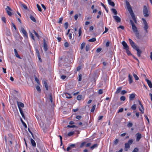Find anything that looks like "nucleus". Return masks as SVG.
<instances>
[{
  "mask_svg": "<svg viewBox=\"0 0 152 152\" xmlns=\"http://www.w3.org/2000/svg\"><path fill=\"white\" fill-rule=\"evenodd\" d=\"M129 41L132 48L137 51V56L139 57H140L142 51L139 49V47L137 46L136 44L130 39H129Z\"/></svg>",
  "mask_w": 152,
  "mask_h": 152,
  "instance_id": "obj_2",
  "label": "nucleus"
},
{
  "mask_svg": "<svg viewBox=\"0 0 152 152\" xmlns=\"http://www.w3.org/2000/svg\"><path fill=\"white\" fill-rule=\"evenodd\" d=\"M138 151L139 149L137 148H136L134 149L132 152H138Z\"/></svg>",
  "mask_w": 152,
  "mask_h": 152,
  "instance_id": "obj_53",
  "label": "nucleus"
},
{
  "mask_svg": "<svg viewBox=\"0 0 152 152\" xmlns=\"http://www.w3.org/2000/svg\"><path fill=\"white\" fill-rule=\"evenodd\" d=\"M37 7L39 11H42V9L40 6L38 4H37Z\"/></svg>",
  "mask_w": 152,
  "mask_h": 152,
  "instance_id": "obj_41",
  "label": "nucleus"
},
{
  "mask_svg": "<svg viewBox=\"0 0 152 152\" xmlns=\"http://www.w3.org/2000/svg\"><path fill=\"white\" fill-rule=\"evenodd\" d=\"M82 33L81 29L80 28L79 30V36H80Z\"/></svg>",
  "mask_w": 152,
  "mask_h": 152,
  "instance_id": "obj_60",
  "label": "nucleus"
},
{
  "mask_svg": "<svg viewBox=\"0 0 152 152\" xmlns=\"http://www.w3.org/2000/svg\"><path fill=\"white\" fill-rule=\"evenodd\" d=\"M109 4L110 5H111V6L113 7H114L115 6V3L113 1H111L110 3H109Z\"/></svg>",
  "mask_w": 152,
  "mask_h": 152,
  "instance_id": "obj_47",
  "label": "nucleus"
},
{
  "mask_svg": "<svg viewBox=\"0 0 152 152\" xmlns=\"http://www.w3.org/2000/svg\"><path fill=\"white\" fill-rule=\"evenodd\" d=\"M86 43L85 42H83L81 45L80 48L81 50H82L85 47Z\"/></svg>",
  "mask_w": 152,
  "mask_h": 152,
  "instance_id": "obj_35",
  "label": "nucleus"
},
{
  "mask_svg": "<svg viewBox=\"0 0 152 152\" xmlns=\"http://www.w3.org/2000/svg\"><path fill=\"white\" fill-rule=\"evenodd\" d=\"M122 87H118L117 89V91L115 92V93L118 94L119 93L120 91H121V89H122Z\"/></svg>",
  "mask_w": 152,
  "mask_h": 152,
  "instance_id": "obj_25",
  "label": "nucleus"
},
{
  "mask_svg": "<svg viewBox=\"0 0 152 152\" xmlns=\"http://www.w3.org/2000/svg\"><path fill=\"white\" fill-rule=\"evenodd\" d=\"M17 103L18 107V108H21L20 107H24V104L21 102L17 101Z\"/></svg>",
  "mask_w": 152,
  "mask_h": 152,
  "instance_id": "obj_12",
  "label": "nucleus"
},
{
  "mask_svg": "<svg viewBox=\"0 0 152 152\" xmlns=\"http://www.w3.org/2000/svg\"><path fill=\"white\" fill-rule=\"evenodd\" d=\"M89 48H90V46L88 45H87L86 46V51H87V52L89 50Z\"/></svg>",
  "mask_w": 152,
  "mask_h": 152,
  "instance_id": "obj_39",
  "label": "nucleus"
},
{
  "mask_svg": "<svg viewBox=\"0 0 152 152\" xmlns=\"http://www.w3.org/2000/svg\"><path fill=\"white\" fill-rule=\"evenodd\" d=\"M129 41L132 48L137 51V56L139 57H140L142 51L139 49V47L137 46L136 44L130 39H129Z\"/></svg>",
  "mask_w": 152,
  "mask_h": 152,
  "instance_id": "obj_1",
  "label": "nucleus"
},
{
  "mask_svg": "<svg viewBox=\"0 0 152 152\" xmlns=\"http://www.w3.org/2000/svg\"><path fill=\"white\" fill-rule=\"evenodd\" d=\"M127 93V91L125 90H123L121 91V94L124 95Z\"/></svg>",
  "mask_w": 152,
  "mask_h": 152,
  "instance_id": "obj_57",
  "label": "nucleus"
},
{
  "mask_svg": "<svg viewBox=\"0 0 152 152\" xmlns=\"http://www.w3.org/2000/svg\"><path fill=\"white\" fill-rule=\"evenodd\" d=\"M67 127L69 128H75V127H76L77 128H78V127H77L75 125H72V126L68 125L67 126Z\"/></svg>",
  "mask_w": 152,
  "mask_h": 152,
  "instance_id": "obj_49",
  "label": "nucleus"
},
{
  "mask_svg": "<svg viewBox=\"0 0 152 152\" xmlns=\"http://www.w3.org/2000/svg\"><path fill=\"white\" fill-rule=\"evenodd\" d=\"M35 51L36 52V53L37 54V56H39V55H40L39 51L38 50L37 48H36L35 49Z\"/></svg>",
  "mask_w": 152,
  "mask_h": 152,
  "instance_id": "obj_46",
  "label": "nucleus"
},
{
  "mask_svg": "<svg viewBox=\"0 0 152 152\" xmlns=\"http://www.w3.org/2000/svg\"><path fill=\"white\" fill-rule=\"evenodd\" d=\"M30 18L34 22H36V21L35 18L31 15H30Z\"/></svg>",
  "mask_w": 152,
  "mask_h": 152,
  "instance_id": "obj_23",
  "label": "nucleus"
},
{
  "mask_svg": "<svg viewBox=\"0 0 152 152\" xmlns=\"http://www.w3.org/2000/svg\"><path fill=\"white\" fill-rule=\"evenodd\" d=\"M122 44L123 46L124 49H125L126 50L128 49H129V46L124 41H123Z\"/></svg>",
  "mask_w": 152,
  "mask_h": 152,
  "instance_id": "obj_8",
  "label": "nucleus"
},
{
  "mask_svg": "<svg viewBox=\"0 0 152 152\" xmlns=\"http://www.w3.org/2000/svg\"><path fill=\"white\" fill-rule=\"evenodd\" d=\"M105 30L103 32V34H104L106 33L107 32L108 30V28H106V27H105Z\"/></svg>",
  "mask_w": 152,
  "mask_h": 152,
  "instance_id": "obj_62",
  "label": "nucleus"
},
{
  "mask_svg": "<svg viewBox=\"0 0 152 152\" xmlns=\"http://www.w3.org/2000/svg\"><path fill=\"white\" fill-rule=\"evenodd\" d=\"M118 142V139H116L114 141V144L116 145L117 144Z\"/></svg>",
  "mask_w": 152,
  "mask_h": 152,
  "instance_id": "obj_61",
  "label": "nucleus"
},
{
  "mask_svg": "<svg viewBox=\"0 0 152 152\" xmlns=\"http://www.w3.org/2000/svg\"><path fill=\"white\" fill-rule=\"evenodd\" d=\"M126 52L127 54L129 56L132 55L131 54L130 51L129 50V49L126 50Z\"/></svg>",
  "mask_w": 152,
  "mask_h": 152,
  "instance_id": "obj_30",
  "label": "nucleus"
},
{
  "mask_svg": "<svg viewBox=\"0 0 152 152\" xmlns=\"http://www.w3.org/2000/svg\"><path fill=\"white\" fill-rule=\"evenodd\" d=\"M101 4L103 7L104 8V9L106 10V11L108 13V11L107 10V9L105 6L102 3H101Z\"/></svg>",
  "mask_w": 152,
  "mask_h": 152,
  "instance_id": "obj_34",
  "label": "nucleus"
},
{
  "mask_svg": "<svg viewBox=\"0 0 152 152\" xmlns=\"http://www.w3.org/2000/svg\"><path fill=\"white\" fill-rule=\"evenodd\" d=\"M145 80L147 82L149 87L150 88H152V83L151 81L147 79H146Z\"/></svg>",
  "mask_w": 152,
  "mask_h": 152,
  "instance_id": "obj_14",
  "label": "nucleus"
},
{
  "mask_svg": "<svg viewBox=\"0 0 152 152\" xmlns=\"http://www.w3.org/2000/svg\"><path fill=\"white\" fill-rule=\"evenodd\" d=\"M82 97V95H79L77 96V99L78 100H80L81 99Z\"/></svg>",
  "mask_w": 152,
  "mask_h": 152,
  "instance_id": "obj_40",
  "label": "nucleus"
},
{
  "mask_svg": "<svg viewBox=\"0 0 152 152\" xmlns=\"http://www.w3.org/2000/svg\"><path fill=\"white\" fill-rule=\"evenodd\" d=\"M6 11H7V12L8 15H9L10 16H11L12 15V13L10 11H9V10H6Z\"/></svg>",
  "mask_w": 152,
  "mask_h": 152,
  "instance_id": "obj_48",
  "label": "nucleus"
},
{
  "mask_svg": "<svg viewBox=\"0 0 152 152\" xmlns=\"http://www.w3.org/2000/svg\"><path fill=\"white\" fill-rule=\"evenodd\" d=\"M5 10H9V11H12V9L8 6H7V8L5 9Z\"/></svg>",
  "mask_w": 152,
  "mask_h": 152,
  "instance_id": "obj_50",
  "label": "nucleus"
},
{
  "mask_svg": "<svg viewBox=\"0 0 152 152\" xmlns=\"http://www.w3.org/2000/svg\"><path fill=\"white\" fill-rule=\"evenodd\" d=\"M96 41V39L95 38H93L91 39L88 40V41L89 42H94Z\"/></svg>",
  "mask_w": 152,
  "mask_h": 152,
  "instance_id": "obj_32",
  "label": "nucleus"
},
{
  "mask_svg": "<svg viewBox=\"0 0 152 152\" xmlns=\"http://www.w3.org/2000/svg\"><path fill=\"white\" fill-rule=\"evenodd\" d=\"M130 22L132 26V29L134 33L138 31L137 29V28L136 26H135V24H134V23L133 21L132 20H130Z\"/></svg>",
  "mask_w": 152,
  "mask_h": 152,
  "instance_id": "obj_4",
  "label": "nucleus"
},
{
  "mask_svg": "<svg viewBox=\"0 0 152 152\" xmlns=\"http://www.w3.org/2000/svg\"><path fill=\"white\" fill-rule=\"evenodd\" d=\"M44 86L46 89V90L47 91L48 90V85L47 83V82L46 81H44Z\"/></svg>",
  "mask_w": 152,
  "mask_h": 152,
  "instance_id": "obj_24",
  "label": "nucleus"
},
{
  "mask_svg": "<svg viewBox=\"0 0 152 152\" xmlns=\"http://www.w3.org/2000/svg\"><path fill=\"white\" fill-rule=\"evenodd\" d=\"M14 50L15 55V56H16L17 57L19 58L20 59H21V58L20 57L19 55H18V54L17 52V50L15 49H14Z\"/></svg>",
  "mask_w": 152,
  "mask_h": 152,
  "instance_id": "obj_19",
  "label": "nucleus"
},
{
  "mask_svg": "<svg viewBox=\"0 0 152 152\" xmlns=\"http://www.w3.org/2000/svg\"><path fill=\"white\" fill-rule=\"evenodd\" d=\"M124 110V109L123 108H120L118 110V113H121V112H122Z\"/></svg>",
  "mask_w": 152,
  "mask_h": 152,
  "instance_id": "obj_63",
  "label": "nucleus"
},
{
  "mask_svg": "<svg viewBox=\"0 0 152 152\" xmlns=\"http://www.w3.org/2000/svg\"><path fill=\"white\" fill-rule=\"evenodd\" d=\"M134 33L135 34L137 38L138 39H140V36L139 35V33L138 31L137 32H135Z\"/></svg>",
  "mask_w": 152,
  "mask_h": 152,
  "instance_id": "obj_31",
  "label": "nucleus"
},
{
  "mask_svg": "<svg viewBox=\"0 0 152 152\" xmlns=\"http://www.w3.org/2000/svg\"><path fill=\"white\" fill-rule=\"evenodd\" d=\"M31 142L32 145L33 147H35L36 146V144L35 141L32 138H31Z\"/></svg>",
  "mask_w": 152,
  "mask_h": 152,
  "instance_id": "obj_17",
  "label": "nucleus"
},
{
  "mask_svg": "<svg viewBox=\"0 0 152 152\" xmlns=\"http://www.w3.org/2000/svg\"><path fill=\"white\" fill-rule=\"evenodd\" d=\"M43 47L45 51H47L48 50V45L45 39H43Z\"/></svg>",
  "mask_w": 152,
  "mask_h": 152,
  "instance_id": "obj_9",
  "label": "nucleus"
},
{
  "mask_svg": "<svg viewBox=\"0 0 152 152\" xmlns=\"http://www.w3.org/2000/svg\"><path fill=\"white\" fill-rule=\"evenodd\" d=\"M96 106L95 104H94V105L92 107L91 110V112H93L94 111L95 109Z\"/></svg>",
  "mask_w": 152,
  "mask_h": 152,
  "instance_id": "obj_38",
  "label": "nucleus"
},
{
  "mask_svg": "<svg viewBox=\"0 0 152 152\" xmlns=\"http://www.w3.org/2000/svg\"><path fill=\"white\" fill-rule=\"evenodd\" d=\"M21 32L23 33V36L24 37H25L26 38H28V34L27 32L24 29V28L23 27H21Z\"/></svg>",
  "mask_w": 152,
  "mask_h": 152,
  "instance_id": "obj_7",
  "label": "nucleus"
},
{
  "mask_svg": "<svg viewBox=\"0 0 152 152\" xmlns=\"http://www.w3.org/2000/svg\"><path fill=\"white\" fill-rule=\"evenodd\" d=\"M33 32L36 36L39 39V36L38 35V34L36 32V31L34 30H33Z\"/></svg>",
  "mask_w": 152,
  "mask_h": 152,
  "instance_id": "obj_37",
  "label": "nucleus"
},
{
  "mask_svg": "<svg viewBox=\"0 0 152 152\" xmlns=\"http://www.w3.org/2000/svg\"><path fill=\"white\" fill-rule=\"evenodd\" d=\"M113 18L118 23L120 22L121 21V18L117 16H113Z\"/></svg>",
  "mask_w": 152,
  "mask_h": 152,
  "instance_id": "obj_11",
  "label": "nucleus"
},
{
  "mask_svg": "<svg viewBox=\"0 0 152 152\" xmlns=\"http://www.w3.org/2000/svg\"><path fill=\"white\" fill-rule=\"evenodd\" d=\"M64 46L65 47H68L69 46V44L67 42H65L64 44Z\"/></svg>",
  "mask_w": 152,
  "mask_h": 152,
  "instance_id": "obj_56",
  "label": "nucleus"
},
{
  "mask_svg": "<svg viewBox=\"0 0 152 152\" xmlns=\"http://www.w3.org/2000/svg\"><path fill=\"white\" fill-rule=\"evenodd\" d=\"M28 132L31 134L32 136V137L34 139H35V138H34V136H33V133H32V132H31V131L30 130V129L28 128Z\"/></svg>",
  "mask_w": 152,
  "mask_h": 152,
  "instance_id": "obj_51",
  "label": "nucleus"
},
{
  "mask_svg": "<svg viewBox=\"0 0 152 152\" xmlns=\"http://www.w3.org/2000/svg\"><path fill=\"white\" fill-rule=\"evenodd\" d=\"M97 146H98L97 144H95L93 145L90 148L91 149H94V148L96 147Z\"/></svg>",
  "mask_w": 152,
  "mask_h": 152,
  "instance_id": "obj_33",
  "label": "nucleus"
},
{
  "mask_svg": "<svg viewBox=\"0 0 152 152\" xmlns=\"http://www.w3.org/2000/svg\"><path fill=\"white\" fill-rule=\"evenodd\" d=\"M1 19L3 22H4L5 23H6V18L4 17H2L1 18Z\"/></svg>",
  "mask_w": 152,
  "mask_h": 152,
  "instance_id": "obj_59",
  "label": "nucleus"
},
{
  "mask_svg": "<svg viewBox=\"0 0 152 152\" xmlns=\"http://www.w3.org/2000/svg\"><path fill=\"white\" fill-rule=\"evenodd\" d=\"M133 76L136 80H139V77L136 74L134 73L133 74Z\"/></svg>",
  "mask_w": 152,
  "mask_h": 152,
  "instance_id": "obj_28",
  "label": "nucleus"
},
{
  "mask_svg": "<svg viewBox=\"0 0 152 152\" xmlns=\"http://www.w3.org/2000/svg\"><path fill=\"white\" fill-rule=\"evenodd\" d=\"M133 124L132 123L129 122L128 124H127V126L128 127H131L132 126Z\"/></svg>",
  "mask_w": 152,
  "mask_h": 152,
  "instance_id": "obj_58",
  "label": "nucleus"
},
{
  "mask_svg": "<svg viewBox=\"0 0 152 152\" xmlns=\"http://www.w3.org/2000/svg\"><path fill=\"white\" fill-rule=\"evenodd\" d=\"M74 133V132H69L68 134L67 135L68 136H71Z\"/></svg>",
  "mask_w": 152,
  "mask_h": 152,
  "instance_id": "obj_43",
  "label": "nucleus"
},
{
  "mask_svg": "<svg viewBox=\"0 0 152 152\" xmlns=\"http://www.w3.org/2000/svg\"><path fill=\"white\" fill-rule=\"evenodd\" d=\"M29 35L31 38L34 40H35L33 34L31 32L29 33Z\"/></svg>",
  "mask_w": 152,
  "mask_h": 152,
  "instance_id": "obj_36",
  "label": "nucleus"
},
{
  "mask_svg": "<svg viewBox=\"0 0 152 152\" xmlns=\"http://www.w3.org/2000/svg\"><path fill=\"white\" fill-rule=\"evenodd\" d=\"M75 146V144H72L70 145V147H71V148H73Z\"/></svg>",
  "mask_w": 152,
  "mask_h": 152,
  "instance_id": "obj_64",
  "label": "nucleus"
},
{
  "mask_svg": "<svg viewBox=\"0 0 152 152\" xmlns=\"http://www.w3.org/2000/svg\"><path fill=\"white\" fill-rule=\"evenodd\" d=\"M82 75L81 74H80L79 75V79H78V81H81L82 80Z\"/></svg>",
  "mask_w": 152,
  "mask_h": 152,
  "instance_id": "obj_55",
  "label": "nucleus"
},
{
  "mask_svg": "<svg viewBox=\"0 0 152 152\" xmlns=\"http://www.w3.org/2000/svg\"><path fill=\"white\" fill-rule=\"evenodd\" d=\"M142 20L144 25V26L143 27V28L144 30H145V32L147 33H148V31L147 29L148 28V23L145 19L142 18Z\"/></svg>",
  "mask_w": 152,
  "mask_h": 152,
  "instance_id": "obj_3",
  "label": "nucleus"
},
{
  "mask_svg": "<svg viewBox=\"0 0 152 152\" xmlns=\"http://www.w3.org/2000/svg\"><path fill=\"white\" fill-rule=\"evenodd\" d=\"M133 141L134 140L133 139H130L128 140L127 143L130 145L132 144Z\"/></svg>",
  "mask_w": 152,
  "mask_h": 152,
  "instance_id": "obj_26",
  "label": "nucleus"
},
{
  "mask_svg": "<svg viewBox=\"0 0 152 152\" xmlns=\"http://www.w3.org/2000/svg\"><path fill=\"white\" fill-rule=\"evenodd\" d=\"M129 83L130 84L132 83L133 82V80L132 79V76L130 74L129 75Z\"/></svg>",
  "mask_w": 152,
  "mask_h": 152,
  "instance_id": "obj_21",
  "label": "nucleus"
},
{
  "mask_svg": "<svg viewBox=\"0 0 152 152\" xmlns=\"http://www.w3.org/2000/svg\"><path fill=\"white\" fill-rule=\"evenodd\" d=\"M36 89L38 92H41V89L39 86H37Z\"/></svg>",
  "mask_w": 152,
  "mask_h": 152,
  "instance_id": "obj_42",
  "label": "nucleus"
},
{
  "mask_svg": "<svg viewBox=\"0 0 152 152\" xmlns=\"http://www.w3.org/2000/svg\"><path fill=\"white\" fill-rule=\"evenodd\" d=\"M135 95L134 94H131L129 96V99L130 100H132L135 98Z\"/></svg>",
  "mask_w": 152,
  "mask_h": 152,
  "instance_id": "obj_15",
  "label": "nucleus"
},
{
  "mask_svg": "<svg viewBox=\"0 0 152 152\" xmlns=\"http://www.w3.org/2000/svg\"><path fill=\"white\" fill-rule=\"evenodd\" d=\"M140 106L142 109L139 107V110L143 114L144 113V107L142 104L140 105Z\"/></svg>",
  "mask_w": 152,
  "mask_h": 152,
  "instance_id": "obj_20",
  "label": "nucleus"
},
{
  "mask_svg": "<svg viewBox=\"0 0 152 152\" xmlns=\"http://www.w3.org/2000/svg\"><path fill=\"white\" fill-rule=\"evenodd\" d=\"M86 143V142H82L81 143V144L80 146V148H82L84 146V145H85Z\"/></svg>",
  "mask_w": 152,
  "mask_h": 152,
  "instance_id": "obj_52",
  "label": "nucleus"
},
{
  "mask_svg": "<svg viewBox=\"0 0 152 152\" xmlns=\"http://www.w3.org/2000/svg\"><path fill=\"white\" fill-rule=\"evenodd\" d=\"M148 10L147 7L145 5H144L143 7V13L145 17H147L149 16L148 13Z\"/></svg>",
  "mask_w": 152,
  "mask_h": 152,
  "instance_id": "obj_5",
  "label": "nucleus"
},
{
  "mask_svg": "<svg viewBox=\"0 0 152 152\" xmlns=\"http://www.w3.org/2000/svg\"><path fill=\"white\" fill-rule=\"evenodd\" d=\"M120 99L121 101H124L126 99L125 97L124 96H122L120 97Z\"/></svg>",
  "mask_w": 152,
  "mask_h": 152,
  "instance_id": "obj_44",
  "label": "nucleus"
},
{
  "mask_svg": "<svg viewBox=\"0 0 152 152\" xmlns=\"http://www.w3.org/2000/svg\"><path fill=\"white\" fill-rule=\"evenodd\" d=\"M20 6L21 7H23L25 10H27V6L25 4H23L22 2H20Z\"/></svg>",
  "mask_w": 152,
  "mask_h": 152,
  "instance_id": "obj_16",
  "label": "nucleus"
},
{
  "mask_svg": "<svg viewBox=\"0 0 152 152\" xmlns=\"http://www.w3.org/2000/svg\"><path fill=\"white\" fill-rule=\"evenodd\" d=\"M103 92L102 90V89H100L99 90L98 92V94H102L103 93Z\"/></svg>",
  "mask_w": 152,
  "mask_h": 152,
  "instance_id": "obj_54",
  "label": "nucleus"
},
{
  "mask_svg": "<svg viewBox=\"0 0 152 152\" xmlns=\"http://www.w3.org/2000/svg\"><path fill=\"white\" fill-rule=\"evenodd\" d=\"M129 12L130 13V15H131L132 19L135 18V17L134 14V13L132 10H130V11H129Z\"/></svg>",
  "mask_w": 152,
  "mask_h": 152,
  "instance_id": "obj_18",
  "label": "nucleus"
},
{
  "mask_svg": "<svg viewBox=\"0 0 152 152\" xmlns=\"http://www.w3.org/2000/svg\"><path fill=\"white\" fill-rule=\"evenodd\" d=\"M131 108L133 110L136 109V105L135 104H134L131 107Z\"/></svg>",
  "mask_w": 152,
  "mask_h": 152,
  "instance_id": "obj_29",
  "label": "nucleus"
},
{
  "mask_svg": "<svg viewBox=\"0 0 152 152\" xmlns=\"http://www.w3.org/2000/svg\"><path fill=\"white\" fill-rule=\"evenodd\" d=\"M68 25L69 24L68 22H66L65 23L64 25V26L66 29H67Z\"/></svg>",
  "mask_w": 152,
  "mask_h": 152,
  "instance_id": "obj_45",
  "label": "nucleus"
},
{
  "mask_svg": "<svg viewBox=\"0 0 152 152\" xmlns=\"http://www.w3.org/2000/svg\"><path fill=\"white\" fill-rule=\"evenodd\" d=\"M126 3L128 10H129V11H130V10H132V9L129 3L126 0Z\"/></svg>",
  "mask_w": 152,
  "mask_h": 152,
  "instance_id": "obj_13",
  "label": "nucleus"
},
{
  "mask_svg": "<svg viewBox=\"0 0 152 152\" xmlns=\"http://www.w3.org/2000/svg\"><path fill=\"white\" fill-rule=\"evenodd\" d=\"M112 12L114 13L115 15H116L117 14V10L115 9L112 8L111 9Z\"/></svg>",
  "mask_w": 152,
  "mask_h": 152,
  "instance_id": "obj_27",
  "label": "nucleus"
},
{
  "mask_svg": "<svg viewBox=\"0 0 152 152\" xmlns=\"http://www.w3.org/2000/svg\"><path fill=\"white\" fill-rule=\"evenodd\" d=\"M125 150L127 151V148H130V145L128 144L127 143H126L125 144Z\"/></svg>",
  "mask_w": 152,
  "mask_h": 152,
  "instance_id": "obj_22",
  "label": "nucleus"
},
{
  "mask_svg": "<svg viewBox=\"0 0 152 152\" xmlns=\"http://www.w3.org/2000/svg\"><path fill=\"white\" fill-rule=\"evenodd\" d=\"M137 141H138L141 138V134L139 133H137L136 134Z\"/></svg>",
  "mask_w": 152,
  "mask_h": 152,
  "instance_id": "obj_10",
  "label": "nucleus"
},
{
  "mask_svg": "<svg viewBox=\"0 0 152 152\" xmlns=\"http://www.w3.org/2000/svg\"><path fill=\"white\" fill-rule=\"evenodd\" d=\"M98 28L100 29L101 31L104 30L103 23L102 21H100L97 24Z\"/></svg>",
  "mask_w": 152,
  "mask_h": 152,
  "instance_id": "obj_6",
  "label": "nucleus"
}]
</instances>
